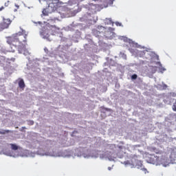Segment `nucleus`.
<instances>
[{
	"label": "nucleus",
	"instance_id": "f257e3e1",
	"mask_svg": "<svg viewBox=\"0 0 176 176\" xmlns=\"http://www.w3.org/2000/svg\"><path fill=\"white\" fill-rule=\"evenodd\" d=\"M21 31L12 34L11 36L6 37V43L10 46H14L19 49H25L27 45V37L28 32L20 28Z\"/></svg>",
	"mask_w": 176,
	"mask_h": 176
},
{
	"label": "nucleus",
	"instance_id": "f03ea898",
	"mask_svg": "<svg viewBox=\"0 0 176 176\" xmlns=\"http://www.w3.org/2000/svg\"><path fill=\"white\" fill-rule=\"evenodd\" d=\"M150 162L151 164H155V166H160V164L166 166V164H168L170 159H168L167 153H162L161 158L157 156L152 155L151 157H150Z\"/></svg>",
	"mask_w": 176,
	"mask_h": 176
},
{
	"label": "nucleus",
	"instance_id": "7ed1b4c3",
	"mask_svg": "<svg viewBox=\"0 0 176 176\" xmlns=\"http://www.w3.org/2000/svg\"><path fill=\"white\" fill-rule=\"evenodd\" d=\"M10 23L12 21L9 19H3V22L0 23V30H5V28H8L9 25H10Z\"/></svg>",
	"mask_w": 176,
	"mask_h": 176
},
{
	"label": "nucleus",
	"instance_id": "20e7f679",
	"mask_svg": "<svg viewBox=\"0 0 176 176\" xmlns=\"http://www.w3.org/2000/svg\"><path fill=\"white\" fill-rule=\"evenodd\" d=\"M50 32L49 31V30L47 29H44L42 30V32H41V36L43 38V39H47V41H52L50 40V38H49V36H50V35H49V33Z\"/></svg>",
	"mask_w": 176,
	"mask_h": 176
},
{
	"label": "nucleus",
	"instance_id": "39448f33",
	"mask_svg": "<svg viewBox=\"0 0 176 176\" xmlns=\"http://www.w3.org/2000/svg\"><path fill=\"white\" fill-rule=\"evenodd\" d=\"M101 30H104L103 26H98V29H94L92 30V33L95 35V36H99L101 34Z\"/></svg>",
	"mask_w": 176,
	"mask_h": 176
},
{
	"label": "nucleus",
	"instance_id": "423d86ee",
	"mask_svg": "<svg viewBox=\"0 0 176 176\" xmlns=\"http://www.w3.org/2000/svg\"><path fill=\"white\" fill-rule=\"evenodd\" d=\"M19 89H21L22 90H24L25 88V83L24 82V80L21 79L18 82Z\"/></svg>",
	"mask_w": 176,
	"mask_h": 176
},
{
	"label": "nucleus",
	"instance_id": "0eeeda50",
	"mask_svg": "<svg viewBox=\"0 0 176 176\" xmlns=\"http://www.w3.org/2000/svg\"><path fill=\"white\" fill-rule=\"evenodd\" d=\"M10 146H11V149H12V151H17V149H19V146L14 144H11Z\"/></svg>",
	"mask_w": 176,
	"mask_h": 176
},
{
	"label": "nucleus",
	"instance_id": "6e6552de",
	"mask_svg": "<svg viewBox=\"0 0 176 176\" xmlns=\"http://www.w3.org/2000/svg\"><path fill=\"white\" fill-rule=\"evenodd\" d=\"M50 30L54 31V32H57V31H58V30H60V29L56 27L55 25H52L50 27Z\"/></svg>",
	"mask_w": 176,
	"mask_h": 176
},
{
	"label": "nucleus",
	"instance_id": "1a4fd4ad",
	"mask_svg": "<svg viewBox=\"0 0 176 176\" xmlns=\"http://www.w3.org/2000/svg\"><path fill=\"white\" fill-rule=\"evenodd\" d=\"M8 133H10V131L9 130L0 131V134H2V135L8 134Z\"/></svg>",
	"mask_w": 176,
	"mask_h": 176
},
{
	"label": "nucleus",
	"instance_id": "9d476101",
	"mask_svg": "<svg viewBox=\"0 0 176 176\" xmlns=\"http://www.w3.org/2000/svg\"><path fill=\"white\" fill-rule=\"evenodd\" d=\"M172 108H173V111L176 112V100H175V102L173 103V105Z\"/></svg>",
	"mask_w": 176,
	"mask_h": 176
},
{
	"label": "nucleus",
	"instance_id": "9b49d317",
	"mask_svg": "<svg viewBox=\"0 0 176 176\" xmlns=\"http://www.w3.org/2000/svg\"><path fill=\"white\" fill-rule=\"evenodd\" d=\"M107 24H113V22H112L111 19H107Z\"/></svg>",
	"mask_w": 176,
	"mask_h": 176
},
{
	"label": "nucleus",
	"instance_id": "f8f14e48",
	"mask_svg": "<svg viewBox=\"0 0 176 176\" xmlns=\"http://www.w3.org/2000/svg\"><path fill=\"white\" fill-rule=\"evenodd\" d=\"M137 77H138L137 74H133L131 76V79H137Z\"/></svg>",
	"mask_w": 176,
	"mask_h": 176
},
{
	"label": "nucleus",
	"instance_id": "ddd939ff",
	"mask_svg": "<svg viewBox=\"0 0 176 176\" xmlns=\"http://www.w3.org/2000/svg\"><path fill=\"white\" fill-rule=\"evenodd\" d=\"M142 170H143V172L144 173V174H147L148 170H146V168H142Z\"/></svg>",
	"mask_w": 176,
	"mask_h": 176
},
{
	"label": "nucleus",
	"instance_id": "4468645a",
	"mask_svg": "<svg viewBox=\"0 0 176 176\" xmlns=\"http://www.w3.org/2000/svg\"><path fill=\"white\" fill-rule=\"evenodd\" d=\"M116 25L117 26L120 27V25H122V23H119V22H116Z\"/></svg>",
	"mask_w": 176,
	"mask_h": 176
},
{
	"label": "nucleus",
	"instance_id": "2eb2a0df",
	"mask_svg": "<svg viewBox=\"0 0 176 176\" xmlns=\"http://www.w3.org/2000/svg\"><path fill=\"white\" fill-rule=\"evenodd\" d=\"M4 6L7 8V6H9V1L5 3Z\"/></svg>",
	"mask_w": 176,
	"mask_h": 176
},
{
	"label": "nucleus",
	"instance_id": "dca6fc26",
	"mask_svg": "<svg viewBox=\"0 0 176 176\" xmlns=\"http://www.w3.org/2000/svg\"><path fill=\"white\" fill-rule=\"evenodd\" d=\"M5 9V8L3 7V6H2L1 8H0V12L1 11V10H3Z\"/></svg>",
	"mask_w": 176,
	"mask_h": 176
},
{
	"label": "nucleus",
	"instance_id": "f3484780",
	"mask_svg": "<svg viewBox=\"0 0 176 176\" xmlns=\"http://www.w3.org/2000/svg\"><path fill=\"white\" fill-rule=\"evenodd\" d=\"M108 170H109V171H111V170H112V168H111V166H109V167H108Z\"/></svg>",
	"mask_w": 176,
	"mask_h": 176
},
{
	"label": "nucleus",
	"instance_id": "a211bd4d",
	"mask_svg": "<svg viewBox=\"0 0 176 176\" xmlns=\"http://www.w3.org/2000/svg\"><path fill=\"white\" fill-rule=\"evenodd\" d=\"M31 125L34 124V121H30Z\"/></svg>",
	"mask_w": 176,
	"mask_h": 176
},
{
	"label": "nucleus",
	"instance_id": "6ab92c4d",
	"mask_svg": "<svg viewBox=\"0 0 176 176\" xmlns=\"http://www.w3.org/2000/svg\"><path fill=\"white\" fill-rule=\"evenodd\" d=\"M173 97H176V94H173Z\"/></svg>",
	"mask_w": 176,
	"mask_h": 176
},
{
	"label": "nucleus",
	"instance_id": "aec40b11",
	"mask_svg": "<svg viewBox=\"0 0 176 176\" xmlns=\"http://www.w3.org/2000/svg\"><path fill=\"white\" fill-rule=\"evenodd\" d=\"M142 54H144V52H142Z\"/></svg>",
	"mask_w": 176,
	"mask_h": 176
},
{
	"label": "nucleus",
	"instance_id": "412c9836",
	"mask_svg": "<svg viewBox=\"0 0 176 176\" xmlns=\"http://www.w3.org/2000/svg\"><path fill=\"white\" fill-rule=\"evenodd\" d=\"M12 52H14V50H12Z\"/></svg>",
	"mask_w": 176,
	"mask_h": 176
}]
</instances>
